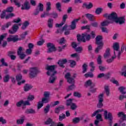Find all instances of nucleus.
Listing matches in <instances>:
<instances>
[{
	"mask_svg": "<svg viewBox=\"0 0 126 126\" xmlns=\"http://www.w3.org/2000/svg\"><path fill=\"white\" fill-rule=\"evenodd\" d=\"M54 24V20L53 19L50 18L47 21V26L49 28H52Z\"/></svg>",
	"mask_w": 126,
	"mask_h": 126,
	"instance_id": "4be33fe9",
	"label": "nucleus"
},
{
	"mask_svg": "<svg viewBox=\"0 0 126 126\" xmlns=\"http://www.w3.org/2000/svg\"><path fill=\"white\" fill-rule=\"evenodd\" d=\"M92 85V81L91 80H88L87 81L85 84H84V86L85 87H89V86H91Z\"/></svg>",
	"mask_w": 126,
	"mask_h": 126,
	"instance_id": "f704fd0d",
	"label": "nucleus"
},
{
	"mask_svg": "<svg viewBox=\"0 0 126 126\" xmlns=\"http://www.w3.org/2000/svg\"><path fill=\"white\" fill-rule=\"evenodd\" d=\"M25 113L28 115L29 114H36V111L32 108L28 109L25 111Z\"/></svg>",
	"mask_w": 126,
	"mask_h": 126,
	"instance_id": "393cba45",
	"label": "nucleus"
},
{
	"mask_svg": "<svg viewBox=\"0 0 126 126\" xmlns=\"http://www.w3.org/2000/svg\"><path fill=\"white\" fill-rule=\"evenodd\" d=\"M32 88H33V86L28 84H26L24 87V91H25V92L29 91V90H30V89H32Z\"/></svg>",
	"mask_w": 126,
	"mask_h": 126,
	"instance_id": "5701e85b",
	"label": "nucleus"
},
{
	"mask_svg": "<svg viewBox=\"0 0 126 126\" xmlns=\"http://www.w3.org/2000/svg\"><path fill=\"white\" fill-rule=\"evenodd\" d=\"M29 24H30L29 22L26 21L23 24V25L22 26V29L23 30H25V29L27 28L28 26H29Z\"/></svg>",
	"mask_w": 126,
	"mask_h": 126,
	"instance_id": "2f4dec72",
	"label": "nucleus"
},
{
	"mask_svg": "<svg viewBox=\"0 0 126 126\" xmlns=\"http://www.w3.org/2000/svg\"><path fill=\"white\" fill-rule=\"evenodd\" d=\"M79 20H80V18H79L78 19H74L72 21L71 25H70L71 30H74V29H75V28H76V23H77V22H78V21H79Z\"/></svg>",
	"mask_w": 126,
	"mask_h": 126,
	"instance_id": "9b49d317",
	"label": "nucleus"
},
{
	"mask_svg": "<svg viewBox=\"0 0 126 126\" xmlns=\"http://www.w3.org/2000/svg\"><path fill=\"white\" fill-rule=\"evenodd\" d=\"M15 15L13 13H11L10 14H8L5 16V19H9L10 18H12V17H14Z\"/></svg>",
	"mask_w": 126,
	"mask_h": 126,
	"instance_id": "79ce46f5",
	"label": "nucleus"
},
{
	"mask_svg": "<svg viewBox=\"0 0 126 126\" xmlns=\"http://www.w3.org/2000/svg\"><path fill=\"white\" fill-rule=\"evenodd\" d=\"M26 35H28V31H26L24 33L21 34L20 37L21 39H25V37H26Z\"/></svg>",
	"mask_w": 126,
	"mask_h": 126,
	"instance_id": "864d4df0",
	"label": "nucleus"
},
{
	"mask_svg": "<svg viewBox=\"0 0 126 126\" xmlns=\"http://www.w3.org/2000/svg\"><path fill=\"white\" fill-rule=\"evenodd\" d=\"M104 90L106 92V95L108 96H110V89H109V87L105 86L104 87Z\"/></svg>",
	"mask_w": 126,
	"mask_h": 126,
	"instance_id": "37998d69",
	"label": "nucleus"
},
{
	"mask_svg": "<svg viewBox=\"0 0 126 126\" xmlns=\"http://www.w3.org/2000/svg\"><path fill=\"white\" fill-rule=\"evenodd\" d=\"M82 7H83V8L86 7L87 9H91V8L93 7V4L91 2H89V4H87V3L85 2L83 4Z\"/></svg>",
	"mask_w": 126,
	"mask_h": 126,
	"instance_id": "f3484780",
	"label": "nucleus"
},
{
	"mask_svg": "<svg viewBox=\"0 0 126 126\" xmlns=\"http://www.w3.org/2000/svg\"><path fill=\"white\" fill-rule=\"evenodd\" d=\"M75 51L77 53H81L82 52V50H83V48L82 47H78L77 48H75Z\"/></svg>",
	"mask_w": 126,
	"mask_h": 126,
	"instance_id": "052dcab7",
	"label": "nucleus"
},
{
	"mask_svg": "<svg viewBox=\"0 0 126 126\" xmlns=\"http://www.w3.org/2000/svg\"><path fill=\"white\" fill-rule=\"evenodd\" d=\"M22 79V75L21 74H19L16 76V80L17 81H20Z\"/></svg>",
	"mask_w": 126,
	"mask_h": 126,
	"instance_id": "5fc2aeb1",
	"label": "nucleus"
},
{
	"mask_svg": "<svg viewBox=\"0 0 126 126\" xmlns=\"http://www.w3.org/2000/svg\"><path fill=\"white\" fill-rule=\"evenodd\" d=\"M97 64H102V56L98 55L97 59Z\"/></svg>",
	"mask_w": 126,
	"mask_h": 126,
	"instance_id": "8fccbe9b",
	"label": "nucleus"
},
{
	"mask_svg": "<svg viewBox=\"0 0 126 126\" xmlns=\"http://www.w3.org/2000/svg\"><path fill=\"white\" fill-rule=\"evenodd\" d=\"M96 120H99L100 122H102L103 120H102V115L100 114H97L96 116Z\"/></svg>",
	"mask_w": 126,
	"mask_h": 126,
	"instance_id": "69168bd1",
	"label": "nucleus"
},
{
	"mask_svg": "<svg viewBox=\"0 0 126 126\" xmlns=\"http://www.w3.org/2000/svg\"><path fill=\"white\" fill-rule=\"evenodd\" d=\"M55 68H56V65H47L45 67V69L48 70L47 72V75H50L49 80V83L53 84L55 82V80H56V77L54 76L57 73V71L55 70Z\"/></svg>",
	"mask_w": 126,
	"mask_h": 126,
	"instance_id": "f03ea898",
	"label": "nucleus"
},
{
	"mask_svg": "<svg viewBox=\"0 0 126 126\" xmlns=\"http://www.w3.org/2000/svg\"><path fill=\"white\" fill-rule=\"evenodd\" d=\"M22 10H29L30 9V5H29V2L26 1L24 2V4L22 5Z\"/></svg>",
	"mask_w": 126,
	"mask_h": 126,
	"instance_id": "4468645a",
	"label": "nucleus"
},
{
	"mask_svg": "<svg viewBox=\"0 0 126 126\" xmlns=\"http://www.w3.org/2000/svg\"><path fill=\"white\" fill-rule=\"evenodd\" d=\"M68 62L69 63H70L69 66L71 68H73L76 66V62H75V61L72 60H69Z\"/></svg>",
	"mask_w": 126,
	"mask_h": 126,
	"instance_id": "a211bd4d",
	"label": "nucleus"
},
{
	"mask_svg": "<svg viewBox=\"0 0 126 126\" xmlns=\"http://www.w3.org/2000/svg\"><path fill=\"white\" fill-rule=\"evenodd\" d=\"M41 102L43 104H47V103H49V99L47 97H43L42 98Z\"/></svg>",
	"mask_w": 126,
	"mask_h": 126,
	"instance_id": "4d7b16f0",
	"label": "nucleus"
},
{
	"mask_svg": "<svg viewBox=\"0 0 126 126\" xmlns=\"http://www.w3.org/2000/svg\"><path fill=\"white\" fill-rule=\"evenodd\" d=\"M67 63V59H61L58 61V63L61 67H63V68H64L65 66L64 64H65Z\"/></svg>",
	"mask_w": 126,
	"mask_h": 126,
	"instance_id": "ddd939ff",
	"label": "nucleus"
},
{
	"mask_svg": "<svg viewBox=\"0 0 126 126\" xmlns=\"http://www.w3.org/2000/svg\"><path fill=\"white\" fill-rule=\"evenodd\" d=\"M47 47L48 48L47 53L48 54L57 51V48H56V46H55V44H53L52 43H47Z\"/></svg>",
	"mask_w": 126,
	"mask_h": 126,
	"instance_id": "423d86ee",
	"label": "nucleus"
},
{
	"mask_svg": "<svg viewBox=\"0 0 126 126\" xmlns=\"http://www.w3.org/2000/svg\"><path fill=\"white\" fill-rule=\"evenodd\" d=\"M83 35L85 36L86 41H90V39H91V35H90V34H88L87 33H83Z\"/></svg>",
	"mask_w": 126,
	"mask_h": 126,
	"instance_id": "a19ab883",
	"label": "nucleus"
},
{
	"mask_svg": "<svg viewBox=\"0 0 126 126\" xmlns=\"http://www.w3.org/2000/svg\"><path fill=\"white\" fill-rule=\"evenodd\" d=\"M103 11V8L101 7H98L95 9V13L97 15H99L102 13Z\"/></svg>",
	"mask_w": 126,
	"mask_h": 126,
	"instance_id": "c85d7f7f",
	"label": "nucleus"
},
{
	"mask_svg": "<svg viewBox=\"0 0 126 126\" xmlns=\"http://www.w3.org/2000/svg\"><path fill=\"white\" fill-rule=\"evenodd\" d=\"M72 122L73 123V124H78V123H79V122H80V118H79V117H75L72 120Z\"/></svg>",
	"mask_w": 126,
	"mask_h": 126,
	"instance_id": "c9c22d12",
	"label": "nucleus"
},
{
	"mask_svg": "<svg viewBox=\"0 0 126 126\" xmlns=\"http://www.w3.org/2000/svg\"><path fill=\"white\" fill-rule=\"evenodd\" d=\"M70 73L67 72L65 75V78L67 80V82H68V83H73L74 82V79L70 77Z\"/></svg>",
	"mask_w": 126,
	"mask_h": 126,
	"instance_id": "9d476101",
	"label": "nucleus"
},
{
	"mask_svg": "<svg viewBox=\"0 0 126 126\" xmlns=\"http://www.w3.org/2000/svg\"><path fill=\"white\" fill-rule=\"evenodd\" d=\"M98 103L97 104V108H101L104 104H103V102L104 101V94H100L98 96Z\"/></svg>",
	"mask_w": 126,
	"mask_h": 126,
	"instance_id": "0eeeda50",
	"label": "nucleus"
},
{
	"mask_svg": "<svg viewBox=\"0 0 126 126\" xmlns=\"http://www.w3.org/2000/svg\"><path fill=\"white\" fill-rule=\"evenodd\" d=\"M70 108L71 109V110H73V111L74 110H75L76 109V108H77V106L76 105V104L74 103H73L72 104H71L70 105Z\"/></svg>",
	"mask_w": 126,
	"mask_h": 126,
	"instance_id": "680f3d73",
	"label": "nucleus"
},
{
	"mask_svg": "<svg viewBox=\"0 0 126 126\" xmlns=\"http://www.w3.org/2000/svg\"><path fill=\"white\" fill-rule=\"evenodd\" d=\"M5 11L8 13L12 12V11H13V7L12 6L8 7Z\"/></svg>",
	"mask_w": 126,
	"mask_h": 126,
	"instance_id": "49530a36",
	"label": "nucleus"
},
{
	"mask_svg": "<svg viewBox=\"0 0 126 126\" xmlns=\"http://www.w3.org/2000/svg\"><path fill=\"white\" fill-rule=\"evenodd\" d=\"M115 58L116 55H115V56H113L111 59H107L106 60L107 63H113V61L114 60H115Z\"/></svg>",
	"mask_w": 126,
	"mask_h": 126,
	"instance_id": "6e6d98bb",
	"label": "nucleus"
},
{
	"mask_svg": "<svg viewBox=\"0 0 126 126\" xmlns=\"http://www.w3.org/2000/svg\"><path fill=\"white\" fill-rule=\"evenodd\" d=\"M50 9H51V2H47L46 3V11H50Z\"/></svg>",
	"mask_w": 126,
	"mask_h": 126,
	"instance_id": "09e8293b",
	"label": "nucleus"
},
{
	"mask_svg": "<svg viewBox=\"0 0 126 126\" xmlns=\"http://www.w3.org/2000/svg\"><path fill=\"white\" fill-rule=\"evenodd\" d=\"M39 71L38 69V68L36 67H33L30 68V78H34V77H36L37 76V74L39 73Z\"/></svg>",
	"mask_w": 126,
	"mask_h": 126,
	"instance_id": "20e7f679",
	"label": "nucleus"
},
{
	"mask_svg": "<svg viewBox=\"0 0 126 126\" xmlns=\"http://www.w3.org/2000/svg\"><path fill=\"white\" fill-rule=\"evenodd\" d=\"M45 124L49 126V125H51V126L55 125V122L53 121L51 118H49L45 122Z\"/></svg>",
	"mask_w": 126,
	"mask_h": 126,
	"instance_id": "412c9836",
	"label": "nucleus"
},
{
	"mask_svg": "<svg viewBox=\"0 0 126 126\" xmlns=\"http://www.w3.org/2000/svg\"><path fill=\"white\" fill-rule=\"evenodd\" d=\"M63 110H64V106L63 105L59 106L55 108V114H60V112Z\"/></svg>",
	"mask_w": 126,
	"mask_h": 126,
	"instance_id": "6ab92c4d",
	"label": "nucleus"
},
{
	"mask_svg": "<svg viewBox=\"0 0 126 126\" xmlns=\"http://www.w3.org/2000/svg\"><path fill=\"white\" fill-rule=\"evenodd\" d=\"M43 106H44V103L43 102H42L41 101L38 102L37 104L38 110H39V109H41Z\"/></svg>",
	"mask_w": 126,
	"mask_h": 126,
	"instance_id": "bf43d9fd",
	"label": "nucleus"
},
{
	"mask_svg": "<svg viewBox=\"0 0 126 126\" xmlns=\"http://www.w3.org/2000/svg\"><path fill=\"white\" fill-rule=\"evenodd\" d=\"M37 8H38L40 12L43 11L44 10V4L42 3H39L37 6Z\"/></svg>",
	"mask_w": 126,
	"mask_h": 126,
	"instance_id": "58836bf2",
	"label": "nucleus"
},
{
	"mask_svg": "<svg viewBox=\"0 0 126 126\" xmlns=\"http://www.w3.org/2000/svg\"><path fill=\"white\" fill-rule=\"evenodd\" d=\"M104 117L105 120H109V126H112L113 124V115L111 112L108 113V110L104 111Z\"/></svg>",
	"mask_w": 126,
	"mask_h": 126,
	"instance_id": "7ed1b4c3",
	"label": "nucleus"
},
{
	"mask_svg": "<svg viewBox=\"0 0 126 126\" xmlns=\"http://www.w3.org/2000/svg\"><path fill=\"white\" fill-rule=\"evenodd\" d=\"M102 112H104V109H97L91 115L92 118H93L94 117L97 116V114H99V113H102Z\"/></svg>",
	"mask_w": 126,
	"mask_h": 126,
	"instance_id": "b1692460",
	"label": "nucleus"
},
{
	"mask_svg": "<svg viewBox=\"0 0 126 126\" xmlns=\"http://www.w3.org/2000/svg\"><path fill=\"white\" fill-rule=\"evenodd\" d=\"M25 119L21 118L17 120V125H22L24 123Z\"/></svg>",
	"mask_w": 126,
	"mask_h": 126,
	"instance_id": "3c124183",
	"label": "nucleus"
},
{
	"mask_svg": "<svg viewBox=\"0 0 126 126\" xmlns=\"http://www.w3.org/2000/svg\"><path fill=\"white\" fill-rule=\"evenodd\" d=\"M11 25V22H8L5 25H2L1 26V30L4 31L6 28H8L9 26Z\"/></svg>",
	"mask_w": 126,
	"mask_h": 126,
	"instance_id": "cd10ccee",
	"label": "nucleus"
},
{
	"mask_svg": "<svg viewBox=\"0 0 126 126\" xmlns=\"http://www.w3.org/2000/svg\"><path fill=\"white\" fill-rule=\"evenodd\" d=\"M111 23H112V22H111L110 21H109L108 20H106L105 21L101 23V26L102 27H104L105 26H108L109 25V24H110Z\"/></svg>",
	"mask_w": 126,
	"mask_h": 126,
	"instance_id": "bb28decb",
	"label": "nucleus"
},
{
	"mask_svg": "<svg viewBox=\"0 0 126 126\" xmlns=\"http://www.w3.org/2000/svg\"><path fill=\"white\" fill-rule=\"evenodd\" d=\"M18 56H19V58L21 60H24L25 57H26V55L24 53H21L20 54L18 55Z\"/></svg>",
	"mask_w": 126,
	"mask_h": 126,
	"instance_id": "0e129e2a",
	"label": "nucleus"
},
{
	"mask_svg": "<svg viewBox=\"0 0 126 126\" xmlns=\"http://www.w3.org/2000/svg\"><path fill=\"white\" fill-rule=\"evenodd\" d=\"M125 89L126 88H125V87H120L118 88V90H119L120 93L122 94L123 95H125L126 93V92L124 91Z\"/></svg>",
	"mask_w": 126,
	"mask_h": 126,
	"instance_id": "e433bc0d",
	"label": "nucleus"
},
{
	"mask_svg": "<svg viewBox=\"0 0 126 126\" xmlns=\"http://www.w3.org/2000/svg\"><path fill=\"white\" fill-rule=\"evenodd\" d=\"M56 7L57 10H58L59 12H61L62 11V4L60 2H58L56 4Z\"/></svg>",
	"mask_w": 126,
	"mask_h": 126,
	"instance_id": "72a5a7b5",
	"label": "nucleus"
},
{
	"mask_svg": "<svg viewBox=\"0 0 126 126\" xmlns=\"http://www.w3.org/2000/svg\"><path fill=\"white\" fill-rule=\"evenodd\" d=\"M84 76H85V77H86V78H87L88 77H91V78H92L94 77V74H93V73L89 72H88V73L85 74Z\"/></svg>",
	"mask_w": 126,
	"mask_h": 126,
	"instance_id": "4c0bfd02",
	"label": "nucleus"
},
{
	"mask_svg": "<svg viewBox=\"0 0 126 126\" xmlns=\"http://www.w3.org/2000/svg\"><path fill=\"white\" fill-rule=\"evenodd\" d=\"M0 123H1L2 125H4V124L6 123V120L5 119H3V117H0Z\"/></svg>",
	"mask_w": 126,
	"mask_h": 126,
	"instance_id": "774afa93",
	"label": "nucleus"
},
{
	"mask_svg": "<svg viewBox=\"0 0 126 126\" xmlns=\"http://www.w3.org/2000/svg\"><path fill=\"white\" fill-rule=\"evenodd\" d=\"M9 79H10V76L9 74H6L3 77V81L4 83H7V82L9 81Z\"/></svg>",
	"mask_w": 126,
	"mask_h": 126,
	"instance_id": "a878e982",
	"label": "nucleus"
},
{
	"mask_svg": "<svg viewBox=\"0 0 126 126\" xmlns=\"http://www.w3.org/2000/svg\"><path fill=\"white\" fill-rule=\"evenodd\" d=\"M0 62L2 63L1 65H0V66H8V64L7 63H5L4 58H1L0 60Z\"/></svg>",
	"mask_w": 126,
	"mask_h": 126,
	"instance_id": "473e14b6",
	"label": "nucleus"
},
{
	"mask_svg": "<svg viewBox=\"0 0 126 126\" xmlns=\"http://www.w3.org/2000/svg\"><path fill=\"white\" fill-rule=\"evenodd\" d=\"M85 15L87 18H88L90 21L93 22L95 21L94 15L89 13L86 14Z\"/></svg>",
	"mask_w": 126,
	"mask_h": 126,
	"instance_id": "aec40b11",
	"label": "nucleus"
},
{
	"mask_svg": "<svg viewBox=\"0 0 126 126\" xmlns=\"http://www.w3.org/2000/svg\"><path fill=\"white\" fill-rule=\"evenodd\" d=\"M103 45H98V46L95 50V52L96 54H98V53H99V51H100V50H101L103 48Z\"/></svg>",
	"mask_w": 126,
	"mask_h": 126,
	"instance_id": "a18cd8bd",
	"label": "nucleus"
},
{
	"mask_svg": "<svg viewBox=\"0 0 126 126\" xmlns=\"http://www.w3.org/2000/svg\"><path fill=\"white\" fill-rule=\"evenodd\" d=\"M73 96H74V97H78V98H80V97H81V94L77 92H75L73 94Z\"/></svg>",
	"mask_w": 126,
	"mask_h": 126,
	"instance_id": "e2e57ef3",
	"label": "nucleus"
},
{
	"mask_svg": "<svg viewBox=\"0 0 126 126\" xmlns=\"http://www.w3.org/2000/svg\"><path fill=\"white\" fill-rule=\"evenodd\" d=\"M22 105H23V106H30L31 104L28 100L24 101L23 100H22L16 103V106L18 107H21Z\"/></svg>",
	"mask_w": 126,
	"mask_h": 126,
	"instance_id": "1a4fd4ad",
	"label": "nucleus"
},
{
	"mask_svg": "<svg viewBox=\"0 0 126 126\" xmlns=\"http://www.w3.org/2000/svg\"><path fill=\"white\" fill-rule=\"evenodd\" d=\"M103 17L107 18L109 20H114L115 23H119L120 25H123V24L126 23V18H125V17H118V14L115 12L110 14L105 13L103 14Z\"/></svg>",
	"mask_w": 126,
	"mask_h": 126,
	"instance_id": "f257e3e1",
	"label": "nucleus"
},
{
	"mask_svg": "<svg viewBox=\"0 0 126 126\" xmlns=\"http://www.w3.org/2000/svg\"><path fill=\"white\" fill-rule=\"evenodd\" d=\"M73 101V98H69L66 100V105L68 107L72 105L73 103L72 101Z\"/></svg>",
	"mask_w": 126,
	"mask_h": 126,
	"instance_id": "7c9ffc66",
	"label": "nucleus"
},
{
	"mask_svg": "<svg viewBox=\"0 0 126 126\" xmlns=\"http://www.w3.org/2000/svg\"><path fill=\"white\" fill-rule=\"evenodd\" d=\"M69 83L72 85L68 86L67 91H70V90H73V89H74L75 87V86L74 85V83H75V80L74 81L73 83Z\"/></svg>",
	"mask_w": 126,
	"mask_h": 126,
	"instance_id": "c756f323",
	"label": "nucleus"
},
{
	"mask_svg": "<svg viewBox=\"0 0 126 126\" xmlns=\"http://www.w3.org/2000/svg\"><path fill=\"white\" fill-rule=\"evenodd\" d=\"M82 68H83V73H85L86 71H87V64L86 63H84L82 65Z\"/></svg>",
	"mask_w": 126,
	"mask_h": 126,
	"instance_id": "c03bdc74",
	"label": "nucleus"
},
{
	"mask_svg": "<svg viewBox=\"0 0 126 126\" xmlns=\"http://www.w3.org/2000/svg\"><path fill=\"white\" fill-rule=\"evenodd\" d=\"M20 40H21V38H20L17 35H10L9 37L7 38V41L8 42H13V43H15V42L20 41Z\"/></svg>",
	"mask_w": 126,
	"mask_h": 126,
	"instance_id": "39448f33",
	"label": "nucleus"
},
{
	"mask_svg": "<svg viewBox=\"0 0 126 126\" xmlns=\"http://www.w3.org/2000/svg\"><path fill=\"white\" fill-rule=\"evenodd\" d=\"M67 18V15L65 14L63 16L62 22L60 24H56V27H62L64 23H65V21H66V19Z\"/></svg>",
	"mask_w": 126,
	"mask_h": 126,
	"instance_id": "2eb2a0df",
	"label": "nucleus"
},
{
	"mask_svg": "<svg viewBox=\"0 0 126 126\" xmlns=\"http://www.w3.org/2000/svg\"><path fill=\"white\" fill-rule=\"evenodd\" d=\"M18 29H19V27H18V25L15 24L13 25L12 30H9V33H10V34H15V33L17 32V30H18Z\"/></svg>",
	"mask_w": 126,
	"mask_h": 126,
	"instance_id": "f8f14e48",
	"label": "nucleus"
},
{
	"mask_svg": "<svg viewBox=\"0 0 126 126\" xmlns=\"http://www.w3.org/2000/svg\"><path fill=\"white\" fill-rule=\"evenodd\" d=\"M49 111H50V104H47L46 108H44V112L45 114H48Z\"/></svg>",
	"mask_w": 126,
	"mask_h": 126,
	"instance_id": "de8ad7c7",
	"label": "nucleus"
},
{
	"mask_svg": "<svg viewBox=\"0 0 126 126\" xmlns=\"http://www.w3.org/2000/svg\"><path fill=\"white\" fill-rule=\"evenodd\" d=\"M64 119H65V114H62L61 115L59 116V120L60 122H62V121Z\"/></svg>",
	"mask_w": 126,
	"mask_h": 126,
	"instance_id": "13d9d810",
	"label": "nucleus"
},
{
	"mask_svg": "<svg viewBox=\"0 0 126 126\" xmlns=\"http://www.w3.org/2000/svg\"><path fill=\"white\" fill-rule=\"evenodd\" d=\"M108 57H110V48H107L106 49L105 53L104 55V57L105 59H106V58H108Z\"/></svg>",
	"mask_w": 126,
	"mask_h": 126,
	"instance_id": "ea45409f",
	"label": "nucleus"
},
{
	"mask_svg": "<svg viewBox=\"0 0 126 126\" xmlns=\"http://www.w3.org/2000/svg\"><path fill=\"white\" fill-rule=\"evenodd\" d=\"M81 29L82 30H90V26L89 25H87L86 26H83L81 28Z\"/></svg>",
	"mask_w": 126,
	"mask_h": 126,
	"instance_id": "338daca9",
	"label": "nucleus"
},
{
	"mask_svg": "<svg viewBox=\"0 0 126 126\" xmlns=\"http://www.w3.org/2000/svg\"><path fill=\"white\" fill-rule=\"evenodd\" d=\"M6 37V33H4L3 34H2L0 35V45L1 44V42L3 41V39Z\"/></svg>",
	"mask_w": 126,
	"mask_h": 126,
	"instance_id": "603ef678",
	"label": "nucleus"
},
{
	"mask_svg": "<svg viewBox=\"0 0 126 126\" xmlns=\"http://www.w3.org/2000/svg\"><path fill=\"white\" fill-rule=\"evenodd\" d=\"M113 48L114 49V56H116V52L119 51L120 50V44L118 42H115L113 44Z\"/></svg>",
	"mask_w": 126,
	"mask_h": 126,
	"instance_id": "dca6fc26",
	"label": "nucleus"
},
{
	"mask_svg": "<svg viewBox=\"0 0 126 126\" xmlns=\"http://www.w3.org/2000/svg\"><path fill=\"white\" fill-rule=\"evenodd\" d=\"M103 36L102 35H97L95 37V44L96 45H101V46H104V43L102 41Z\"/></svg>",
	"mask_w": 126,
	"mask_h": 126,
	"instance_id": "6e6552de",
	"label": "nucleus"
}]
</instances>
